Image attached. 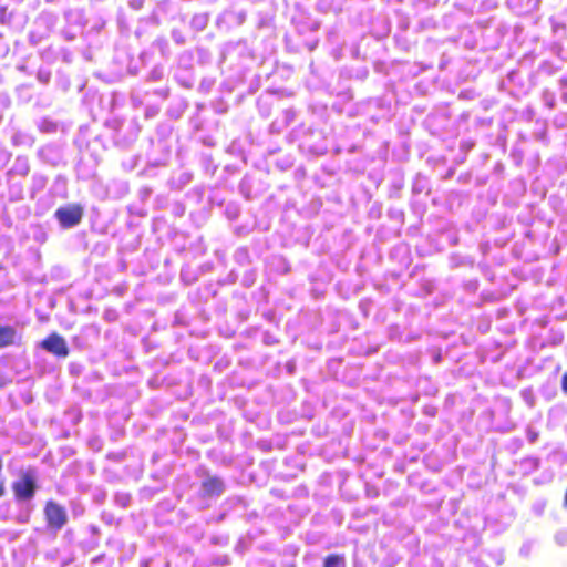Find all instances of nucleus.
<instances>
[{
	"label": "nucleus",
	"mask_w": 567,
	"mask_h": 567,
	"mask_svg": "<svg viewBox=\"0 0 567 567\" xmlns=\"http://www.w3.org/2000/svg\"><path fill=\"white\" fill-rule=\"evenodd\" d=\"M14 498L19 502L30 501L37 492V483L33 473L22 472L11 485Z\"/></svg>",
	"instance_id": "1"
},
{
	"label": "nucleus",
	"mask_w": 567,
	"mask_h": 567,
	"mask_svg": "<svg viewBox=\"0 0 567 567\" xmlns=\"http://www.w3.org/2000/svg\"><path fill=\"white\" fill-rule=\"evenodd\" d=\"M43 512L48 527L55 532L60 530L68 523L65 508L54 501H48Z\"/></svg>",
	"instance_id": "2"
},
{
	"label": "nucleus",
	"mask_w": 567,
	"mask_h": 567,
	"mask_svg": "<svg viewBox=\"0 0 567 567\" xmlns=\"http://www.w3.org/2000/svg\"><path fill=\"white\" fill-rule=\"evenodd\" d=\"M84 209L80 204H72L58 208L55 218L63 228H71L79 225L83 218Z\"/></svg>",
	"instance_id": "3"
},
{
	"label": "nucleus",
	"mask_w": 567,
	"mask_h": 567,
	"mask_svg": "<svg viewBox=\"0 0 567 567\" xmlns=\"http://www.w3.org/2000/svg\"><path fill=\"white\" fill-rule=\"evenodd\" d=\"M40 347L56 358H66L70 353L65 339L56 332L44 338L40 342Z\"/></svg>",
	"instance_id": "4"
},
{
	"label": "nucleus",
	"mask_w": 567,
	"mask_h": 567,
	"mask_svg": "<svg viewBox=\"0 0 567 567\" xmlns=\"http://www.w3.org/2000/svg\"><path fill=\"white\" fill-rule=\"evenodd\" d=\"M202 487L206 496H219L225 489V484L218 476H208L202 482Z\"/></svg>",
	"instance_id": "5"
},
{
	"label": "nucleus",
	"mask_w": 567,
	"mask_h": 567,
	"mask_svg": "<svg viewBox=\"0 0 567 567\" xmlns=\"http://www.w3.org/2000/svg\"><path fill=\"white\" fill-rule=\"evenodd\" d=\"M17 337V330L12 326H0V349L13 346Z\"/></svg>",
	"instance_id": "6"
},
{
	"label": "nucleus",
	"mask_w": 567,
	"mask_h": 567,
	"mask_svg": "<svg viewBox=\"0 0 567 567\" xmlns=\"http://www.w3.org/2000/svg\"><path fill=\"white\" fill-rule=\"evenodd\" d=\"M322 567H347L346 558L341 554H329L324 557Z\"/></svg>",
	"instance_id": "7"
},
{
	"label": "nucleus",
	"mask_w": 567,
	"mask_h": 567,
	"mask_svg": "<svg viewBox=\"0 0 567 567\" xmlns=\"http://www.w3.org/2000/svg\"><path fill=\"white\" fill-rule=\"evenodd\" d=\"M12 14L8 11L6 6L0 7V23H8L11 19Z\"/></svg>",
	"instance_id": "8"
},
{
	"label": "nucleus",
	"mask_w": 567,
	"mask_h": 567,
	"mask_svg": "<svg viewBox=\"0 0 567 567\" xmlns=\"http://www.w3.org/2000/svg\"><path fill=\"white\" fill-rule=\"evenodd\" d=\"M3 461L0 457V497L6 493L4 478L2 477Z\"/></svg>",
	"instance_id": "9"
},
{
	"label": "nucleus",
	"mask_w": 567,
	"mask_h": 567,
	"mask_svg": "<svg viewBox=\"0 0 567 567\" xmlns=\"http://www.w3.org/2000/svg\"><path fill=\"white\" fill-rule=\"evenodd\" d=\"M561 389L567 394V372L563 375L561 379Z\"/></svg>",
	"instance_id": "10"
},
{
	"label": "nucleus",
	"mask_w": 567,
	"mask_h": 567,
	"mask_svg": "<svg viewBox=\"0 0 567 567\" xmlns=\"http://www.w3.org/2000/svg\"><path fill=\"white\" fill-rule=\"evenodd\" d=\"M6 385V381L3 380V378L0 375V388Z\"/></svg>",
	"instance_id": "11"
},
{
	"label": "nucleus",
	"mask_w": 567,
	"mask_h": 567,
	"mask_svg": "<svg viewBox=\"0 0 567 567\" xmlns=\"http://www.w3.org/2000/svg\"><path fill=\"white\" fill-rule=\"evenodd\" d=\"M564 505H565V507H567V489H566V493H565Z\"/></svg>",
	"instance_id": "12"
}]
</instances>
